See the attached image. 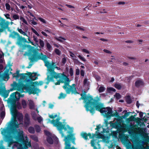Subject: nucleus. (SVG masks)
Wrapping results in <instances>:
<instances>
[{
    "label": "nucleus",
    "mask_w": 149,
    "mask_h": 149,
    "mask_svg": "<svg viewBox=\"0 0 149 149\" xmlns=\"http://www.w3.org/2000/svg\"><path fill=\"white\" fill-rule=\"evenodd\" d=\"M60 114L59 113L58 114L53 113L49 116V117L53 120H49V121H59L61 118L60 117Z\"/></svg>",
    "instance_id": "15"
},
{
    "label": "nucleus",
    "mask_w": 149,
    "mask_h": 149,
    "mask_svg": "<svg viewBox=\"0 0 149 149\" xmlns=\"http://www.w3.org/2000/svg\"><path fill=\"white\" fill-rule=\"evenodd\" d=\"M142 120H142L140 118L138 117L136 118L135 117H134L133 121H142Z\"/></svg>",
    "instance_id": "51"
},
{
    "label": "nucleus",
    "mask_w": 149,
    "mask_h": 149,
    "mask_svg": "<svg viewBox=\"0 0 149 149\" xmlns=\"http://www.w3.org/2000/svg\"><path fill=\"white\" fill-rule=\"evenodd\" d=\"M38 19L40 20L41 22H43V23H46V21L44 19L41 17H38Z\"/></svg>",
    "instance_id": "47"
},
{
    "label": "nucleus",
    "mask_w": 149,
    "mask_h": 149,
    "mask_svg": "<svg viewBox=\"0 0 149 149\" xmlns=\"http://www.w3.org/2000/svg\"><path fill=\"white\" fill-rule=\"evenodd\" d=\"M48 58L47 56L43 54L42 53H40L38 52V60H42L45 63V66L47 67L50 63L47 60Z\"/></svg>",
    "instance_id": "13"
},
{
    "label": "nucleus",
    "mask_w": 149,
    "mask_h": 149,
    "mask_svg": "<svg viewBox=\"0 0 149 149\" xmlns=\"http://www.w3.org/2000/svg\"><path fill=\"white\" fill-rule=\"evenodd\" d=\"M17 101L15 100V98H12V97H10V96L8 100V102L10 104L11 109L14 111L16 110L17 106L16 102Z\"/></svg>",
    "instance_id": "14"
},
{
    "label": "nucleus",
    "mask_w": 149,
    "mask_h": 149,
    "mask_svg": "<svg viewBox=\"0 0 149 149\" xmlns=\"http://www.w3.org/2000/svg\"><path fill=\"white\" fill-rule=\"evenodd\" d=\"M54 107V105L52 103H50L49 104V108L52 109Z\"/></svg>",
    "instance_id": "60"
},
{
    "label": "nucleus",
    "mask_w": 149,
    "mask_h": 149,
    "mask_svg": "<svg viewBox=\"0 0 149 149\" xmlns=\"http://www.w3.org/2000/svg\"><path fill=\"white\" fill-rule=\"evenodd\" d=\"M80 74L81 76L84 77V72L83 70H81L80 71Z\"/></svg>",
    "instance_id": "59"
},
{
    "label": "nucleus",
    "mask_w": 149,
    "mask_h": 149,
    "mask_svg": "<svg viewBox=\"0 0 149 149\" xmlns=\"http://www.w3.org/2000/svg\"><path fill=\"white\" fill-rule=\"evenodd\" d=\"M69 73L71 76L73 75V70L72 68H70V69Z\"/></svg>",
    "instance_id": "50"
},
{
    "label": "nucleus",
    "mask_w": 149,
    "mask_h": 149,
    "mask_svg": "<svg viewBox=\"0 0 149 149\" xmlns=\"http://www.w3.org/2000/svg\"><path fill=\"white\" fill-rule=\"evenodd\" d=\"M80 70L79 69H77L76 70V75H79V74Z\"/></svg>",
    "instance_id": "56"
},
{
    "label": "nucleus",
    "mask_w": 149,
    "mask_h": 149,
    "mask_svg": "<svg viewBox=\"0 0 149 149\" xmlns=\"http://www.w3.org/2000/svg\"><path fill=\"white\" fill-rule=\"evenodd\" d=\"M47 68L48 72L49 74V75H48L51 76L58 74L54 71V69L55 68L58 69V68L56 66V65H55V63L53 62H52L51 63H50Z\"/></svg>",
    "instance_id": "9"
},
{
    "label": "nucleus",
    "mask_w": 149,
    "mask_h": 149,
    "mask_svg": "<svg viewBox=\"0 0 149 149\" xmlns=\"http://www.w3.org/2000/svg\"><path fill=\"white\" fill-rule=\"evenodd\" d=\"M80 95L81 97L79 100H84L85 103L84 107L87 111H90L93 115L96 110L100 112L105 117L109 107H104L103 104L100 102V99L97 96L94 99L91 95H86V92L85 91L83 93H81Z\"/></svg>",
    "instance_id": "2"
},
{
    "label": "nucleus",
    "mask_w": 149,
    "mask_h": 149,
    "mask_svg": "<svg viewBox=\"0 0 149 149\" xmlns=\"http://www.w3.org/2000/svg\"><path fill=\"white\" fill-rule=\"evenodd\" d=\"M29 131L31 133H33L34 132V128L32 127H30L29 129Z\"/></svg>",
    "instance_id": "41"
},
{
    "label": "nucleus",
    "mask_w": 149,
    "mask_h": 149,
    "mask_svg": "<svg viewBox=\"0 0 149 149\" xmlns=\"http://www.w3.org/2000/svg\"><path fill=\"white\" fill-rule=\"evenodd\" d=\"M30 109H34L35 104L34 102L31 100H29L27 102Z\"/></svg>",
    "instance_id": "20"
},
{
    "label": "nucleus",
    "mask_w": 149,
    "mask_h": 149,
    "mask_svg": "<svg viewBox=\"0 0 149 149\" xmlns=\"http://www.w3.org/2000/svg\"><path fill=\"white\" fill-rule=\"evenodd\" d=\"M66 6L67 7H68V8H74V6H72V5H70L66 4Z\"/></svg>",
    "instance_id": "64"
},
{
    "label": "nucleus",
    "mask_w": 149,
    "mask_h": 149,
    "mask_svg": "<svg viewBox=\"0 0 149 149\" xmlns=\"http://www.w3.org/2000/svg\"><path fill=\"white\" fill-rule=\"evenodd\" d=\"M19 70H17L16 73L13 74V78H15L16 79H18L20 75V74L19 73Z\"/></svg>",
    "instance_id": "23"
},
{
    "label": "nucleus",
    "mask_w": 149,
    "mask_h": 149,
    "mask_svg": "<svg viewBox=\"0 0 149 149\" xmlns=\"http://www.w3.org/2000/svg\"><path fill=\"white\" fill-rule=\"evenodd\" d=\"M26 75L27 73H22L20 74L19 77L21 79H24L25 78Z\"/></svg>",
    "instance_id": "39"
},
{
    "label": "nucleus",
    "mask_w": 149,
    "mask_h": 149,
    "mask_svg": "<svg viewBox=\"0 0 149 149\" xmlns=\"http://www.w3.org/2000/svg\"><path fill=\"white\" fill-rule=\"evenodd\" d=\"M107 111L105 117H106L107 120L111 118V117H115L116 118L114 119L113 121H122L121 116L119 115V113L118 112L117 110H115V112L113 113V111L112 109L109 107L108 109L107 110Z\"/></svg>",
    "instance_id": "7"
},
{
    "label": "nucleus",
    "mask_w": 149,
    "mask_h": 149,
    "mask_svg": "<svg viewBox=\"0 0 149 149\" xmlns=\"http://www.w3.org/2000/svg\"><path fill=\"white\" fill-rule=\"evenodd\" d=\"M24 121H30L29 116L28 113H26L25 114Z\"/></svg>",
    "instance_id": "34"
},
{
    "label": "nucleus",
    "mask_w": 149,
    "mask_h": 149,
    "mask_svg": "<svg viewBox=\"0 0 149 149\" xmlns=\"http://www.w3.org/2000/svg\"><path fill=\"white\" fill-rule=\"evenodd\" d=\"M32 117L34 120H36L37 119V117H36V114L35 113L32 112Z\"/></svg>",
    "instance_id": "48"
},
{
    "label": "nucleus",
    "mask_w": 149,
    "mask_h": 149,
    "mask_svg": "<svg viewBox=\"0 0 149 149\" xmlns=\"http://www.w3.org/2000/svg\"><path fill=\"white\" fill-rule=\"evenodd\" d=\"M19 35L18 33L14 31L11 33L10 36L12 38L15 39L17 38Z\"/></svg>",
    "instance_id": "21"
},
{
    "label": "nucleus",
    "mask_w": 149,
    "mask_h": 149,
    "mask_svg": "<svg viewBox=\"0 0 149 149\" xmlns=\"http://www.w3.org/2000/svg\"><path fill=\"white\" fill-rule=\"evenodd\" d=\"M82 51L88 54H90V52L86 49H83L82 50Z\"/></svg>",
    "instance_id": "55"
},
{
    "label": "nucleus",
    "mask_w": 149,
    "mask_h": 149,
    "mask_svg": "<svg viewBox=\"0 0 149 149\" xmlns=\"http://www.w3.org/2000/svg\"><path fill=\"white\" fill-rule=\"evenodd\" d=\"M12 117L10 121H23V115L22 113L17 111L12 112Z\"/></svg>",
    "instance_id": "10"
},
{
    "label": "nucleus",
    "mask_w": 149,
    "mask_h": 149,
    "mask_svg": "<svg viewBox=\"0 0 149 149\" xmlns=\"http://www.w3.org/2000/svg\"><path fill=\"white\" fill-rule=\"evenodd\" d=\"M78 56L82 61L84 62L86 61V59L82 57L81 55H79Z\"/></svg>",
    "instance_id": "54"
},
{
    "label": "nucleus",
    "mask_w": 149,
    "mask_h": 149,
    "mask_svg": "<svg viewBox=\"0 0 149 149\" xmlns=\"http://www.w3.org/2000/svg\"><path fill=\"white\" fill-rule=\"evenodd\" d=\"M134 119V117L132 115L129 118L126 119L125 121H133Z\"/></svg>",
    "instance_id": "36"
},
{
    "label": "nucleus",
    "mask_w": 149,
    "mask_h": 149,
    "mask_svg": "<svg viewBox=\"0 0 149 149\" xmlns=\"http://www.w3.org/2000/svg\"><path fill=\"white\" fill-rule=\"evenodd\" d=\"M114 86L118 90H120L122 88L121 85L119 84L115 83L114 84Z\"/></svg>",
    "instance_id": "31"
},
{
    "label": "nucleus",
    "mask_w": 149,
    "mask_h": 149,
    "mask_svg": "<svg viewBox=\"0 0 149 149\" xmlns=\"http://www.w3.org/2000/svg\"><path fill=\"white\" fill-rule=\"evenodd\" d=\"M24 126L26 127H27L29 125V122H24Z\"/></svg>",
    "instance_id": "58"
},
{
    "label": "nucleus",
    "mask_w": 149,
    "mask_h": 149,
    "mask_svg": "<svg viewBox=\"0 0 149 149\" xmlns=\"http://www.w3.org/2000/svg\"><path fill=\"white\" fill-rule=\"evenodd\" d=\"M5 116V112L4 111H2L0 113L1 119L3 120Z\"/></svg>",
    "instance_id": "37"
},
{
    "label": "nucleus",
    "mask_w": 149,
    "mask_h": 149,
    "mask_svg": "<svg viewBox=\"0 0 149 149\" xmlns=\"http://www.w3.org/2000/svg\"><path fill=\"white\" fill-rule=\"evenodd\" d=\"M125 112V113L124 115L122 116H121V121H124V120H123V119H125L127 118L129 116L131 113H133L131 112H127V111L126 110H124L123 112V113Z\"/></svg>",
    "instance_id": "19"
},
{
    "label": "nucleus",
    "mask_w": 149,
    "mask_h": 149,
    "mask_svg": "<svg viewBox=\"0 0 149 149\" xmlns=\"http://www.w3.org/2000/svg\"><path fill=\"white\" fill-rule=\"evenodd\" d=\"M48 58L47 56L43 54L42 53H40L38 52V60H42L45 63V66L47 67L50 63L47 60Z\"/></svg>",
    "instance_id": "12"
},
{
    "label": "nucleus",
    "mask_w": 149,
    "mask_h": 149,
    "mask_svg": "<svg viewBox=\"0 0 149 149\" xmlns=\"http://www.w3.org/2000/svg\"><path fill=\"white\" fill-rule=\"evenodd\" d=\"M54 51L56 54L58 55H60L61 54V52L60 50L57 48H55L54 49Z\"/></svg>",
    "instance_id": "40"
},
{
    "label": "nucleus",
    "mask_w": 149,
    "mask_h": 149,
    "mask_svg": "<svg viewBox=\"0 0 149 149\" xmlns=\"http://www.w3.org/2000/svg\"><path fill=\"white\" fill-rule=\"evenodd\" d=\"M4 15L7 19H10V18L9 17L10 15L9 14H6Z\"/></svg>",
    "instance_id": "63"
},
{
    "label": "nucleus",
    "mask_w": 149,
    "mask_h": 149,
    "mask_svg": "<svg viewBox=\"0 0 149 149\" xmlns=\"http://www.w3.org/2000/svg\"><path fill=\"white\" fill-rule=\"evenodd\" d=\"M10 97H12V98H15V100L17 101L19 100L20 97H24V94H20V93L16 91L13 93H12L10 95Z\"/></svg>",
    "instance_id": "16"
},
{
    "label": "nucleus",
    "mask_w": 149,
    "mask_h": 149,
    "mask_svg": "<svg viewBox=\"0 0 149 149\" xmlns=\"http://www.w3.org/2000/svg\"><path fill=\"white\" fill-rule=\"evenodd\" d=\"M105 90V88L103 86H100L99 89L98 91L99 93H101L104 92Z\"/></svg>",
    "instance_id": "35"
},
{
    "label": "nucleus",
    "mask_w": 149,
    "mask_h": 149,
    "mask_svg": "<svg viewBox=\"0 0 149 149\" xmlns=\"http://www.w3.org/2000/svg\"><path fill=\"white\" fill-rule=\"evenodd\" d=\"M76 28L79 29V30H81L82 31H84L85 30L84 29L81 27L79 26H77L76 27Z\"/></svg>",
    "instance_id": "61"
},
{
    "label": "nucleus",
    "mask_w": 149,
    "mask_h": 149,
    "mask_svg": "<svg viewBox=\"0 0 149 149\" xmlns=\"http://www.w3.org/2000/svg\"><path fill=\"white\" fill-rule=\"evenodd\" d=\"M37 72H36L34 75L31 72H28L27 75L29 77V79H26L24 81V84L23 82H20L17 83L15 82V85L19 87V91L24 92H28L29 94H37V88L36 86L37 85V81L33 82V81L35 80L37 77H36Z\"/></svg>",
    "instance_id": "3"
},
{
    "label": "nucleus",
    "mask_w": 149,
    "mask_h": 149,
    "mask_svg": "<svg viewBox=\"0 0 149 149\" xmlns=\"http://www.w3.org/2000/svg\"><path fill=\"white\" fill-rule=\"evenodd\" d=\"M54 78L56 79L59 78V79L55 83L56 85H59L61 83H64V84L62 86V87L65 90L67 94H70L71 92L72 94H79L76 90L75 84H73L72 85H70V80L68 77L64 74L63 72L62 73H58L57 75H55L51 76L47 75V81L46 83L48 84L50 81H53Z\"/></svg>",
    "instance_id": "4"
},
{
    "label": "nucleus",
    "mask_w": 149,
    "mask_h": 149,
    "mask_svg": "<svg viewBox=\"0 0 149 149\" xmlns=\"http://www.w3.org/2000/svg\"><path fill=\"white\" fill-rule=\"evenodd\" d=\"M10 68H9L8 69H6V70L4 72V73L7 74H9L8 73L9 72Z\"/></svg>",
    "instance_id": "62"
},
{
    "label": "nucleus",
    "mask_w": 149,
    "mask_h": 149,
    "mask_svg": "<svg viewBox=\"0 0 149 149\" xmlns=\"http://www.w3.org/2000/svg\"><path fill=\"white\" fill-rule=\"evenodd\" d=\"M56 127L61 137H64L63 141H65V149H76L74 147H71V142L76 144L75 134L73 133V128L66 124L65 122H47Z\"/></svg>",
    "instance_id": "1"
},
{
    "label": "nucleus",
    "mask_w": 149,
    "mask_h": 149,
    "mask_svg": "<svg viewBox=\"0 0 149 149\" xmlns=\"http://www.w3.org/2000/svg\"><path fill=\"white\" fill-rule=\"evenodd\" d=\"M144 116L143 118L142 121H147L149 120V113H147L146 115V113H144Z\"/></svg>",
    "instance_id": "24"
},
{
    "label": "nucleus",
    "mask_w": 149,
    "mask_h": 149,
    "mask_svg": "<svg viewBox=\"0 0 149 149\" xmlns=\"http://www.w3.org/2000/svg\"><path fill=\"white\" fill-rule=\"evenodd\" d=\"M6 8L7 10H9L10 9V6L8 3H6L5 4Z\"/></svg>",
    "instance_id": "52"
},
{
    "label": "nucleus",
    "mask_w": 149,
    "mask_h": 149,
    "mask_svg": "<svg viewBox=\"0 0 149 149\" xmlns=\"http://www.w3.org/2000/svg\"><path fill=\"white\" fill-rule=\"evenodd\" d=\"M115 96L116 99L118 100L119 99L121 98V96L119 93H116Z\"/></svg>",
    "instance_id": "38"
},
{
    "label": "nucleus",
    "mask_w": 149,
    "mask_h": 149,
    "mask_svg": "<svg viewBox=\"0 0 149 149\" xmlns=\"http://www.w3.org/2000/svg\"><path fill=\"white\" fill-rule=\"evenodd\" d=\"M22 104L23 108L25 109L26 108L27 104L26 101L24 100H22Z\"/></svg>",
    "instance_id": "32"
},
{
    "label": "nucleus",
    "mask_w": 149,
    "mask_h": 149,
    "mask_svg": "<svg viewBox=\"0 0 149 149\" xmlns=\"http://www.w3.org/2000/svg\"><path fill=\"white\" fill-rule=\"evenodd\" d=\"M144 82L141 80H137L135 83V86L137 88H139L140 86L143 85Z\"/></svg>",
    "instance_id": "22"
},
{
    "label": "nucleus",
    "mask_w": 149,
    "mask_h": 149,
    "mask_svg": "<svg viewBox=\"0 0 149 149\" xmlns=\"http://www.w3.org/2000/svg\"><path fill=\"white\" fill-rule=\"evenodd\" d=\"M17 108L18 109H21L22 107L20 103L19 102H17L16 104Z\"/></svg>",
    "instance_id": "49"
},
{
    "label": "nucleus",
    "mask_w": 149,
    "mask_h": 149,
    "mask_svg": "<svg viewBox=\"0 0 149 149\" xmlns=\"http://www.w3.org/2000/svg\"><path fill=\"white\" fill-rule=\"evenodd\" d=\"M24 142L25 145L27 147L31 146V143L30 142H29V139L27 137Z\"/></svg>",
    "instance_id": "30"
},
{
    "label": "nucleus",
    "mask_w": 149,
    "mask_h": 149,
    "mask_svg": "<svg viewBox=\"0 0 149 149\" xmlns=\"http://www.w3.org/2000/svg\"><path fill=\"white\" fill-rule=\"evenodd\" d=\"M66 94H64L61 92L59 96L58 97V98L59 99H64L66 97Z\"/></svg>",
    "instance_id": "28"
},
{
    "label": "nucleus",
    "mask_w": 149,
    "mask_h": 149,
    "mask_svg": "<svg viewBox=\"0 0 149 149\" xmlns=\"http://www.w3.org/2000/svg\"><path fill=\"white\" fill-rule=\"evenodd\" d=\"M81 136L85 140H87L88 139L87 134L85 132H82L81 134Z\"/></svg>",
    "instance_id": "29"
},
{
    "label": "nucleus",
    "mask_w": 149,
    "mask_h": 149,
    "mask_svg": "<svg viewBox=\"0 0 149 149\" xmlns=\"http://www.w3.org/2000/svg\"><path fill=\"white\" fill-rule=\"evenodd\" d=\"M107 91L109 93L111 92H116V89L112 87H110L107 88Z\"/></svg>",
    "instance_id": "33"
},
{
    "label": "nucleus",
    "mask_w": 149,
    "mask_h": 149,
    "mask_svg": "<svg viewBox=\"0 0 149 149\" xmlns=\"http://www.w3.org/2000/svg\"><path fill=\"white\" fill-rule=\"evenodd\" d=\"M144 113H143L142 112H140L139 113V117L141 118L142 120H143V116L144 115Z\"/></svg>",
    "instance_id": "53"
},
{
    "label": "nucleus",
    "mask_w": 149,
    "mask_h": 149,
    "mask_svg": "<svg viewBox=\"0 0 149 149\" xmlns=\"http://www.w3.org/2000/svg\"><path fill=\"white\" fill-rule=\"evenodd\" d=\"M44 132H45V134L47 136V137L51 136L52 135L49 132V131H48L47 130H45L44 131Z\"/></svg>",
    "instance_id": "43"
},
{
    "label": "nucleus",
    "mask_w": 149,
    "mask_h": 149,
    "mask_svg": "<svg viewBox=\"0 0 149 149\" xmlns=\"http://www.w3.org/2000/svg\"><path fill=\"white\" fill-rule=\"evenodd\" d=\"M0 22V32H2L7 29H9L8 26L9 22L7 21L6 22L5 19L3 18L1 21Z\"/></svg>",
    "instance_id": "11"
},
{
    "label": "nucleus",
    "mask_w": 149,
    "mask_h": 149,
    "mask_svg": "<svg viewBox=\"0 0 149 149\" xmlns=\"http://www.w3.org/2000/svg\"><path fill=\"white\" fill-rule=\"evenodd\" d=\"M13 17L15 20L19 19V15L18 14L14 15L13 16Z\"/></svg>",
    "instance_id": "46"
},
{
    "label": "nucleus",
    "mask_w": 149,
    "mask_h": 149,
    "mask_svg": "<svg viewBox=\"0 0 149 149\" xmlns=\"http://www.w3.org/2000/svg\"><path fill=\"white\" fill-rule=\"evenodd\" d=\"M17 43L19 45H21L22 43H26L27 42L26 39L24 37H22L20 35L17 38Z\"/></svg>",
    "instance_id": "18"
},
{
    "label": "nucleus",
    "mask_w": 149,
    "mask_h": 149,
    "mask_svg": "<svg viewBox=\"0 0 149 149\" xmlns=\"http://www.w3.org/2000/svg\"><path fill=\"white\" fill-rule=\"evenodd\" d=\"M55 39L56 40L61 43H63L64 42L63 40H66V39L65 38L62 37L61 36H59L58 38L56 37Z\"/></svg>",
    "instance_id": "25"
},
{
    "label": "nucleus",
    "mask_w": 149,
    "mask_h": 149,
    "mask_svg": "<svg viewBox=\"0 0 149 149\" xmlns=\"http://www.w3.org/2000/svg\"><path fill=\"white\" fill-rule=\"evenodd\" d=\"M66 59L65 57L63 58L62 59V65H64L66 63Z\"/></svg>",
    "instance_id": "45"
},
{
    "label": "nucleus",
    "mask_w": 149,
    "mask_h": 149,
    "mask_svg": "<svg viewBox=\"0 0 149 149\" xmlns=\"http://www.w3.org/2000/svg\"><path fill=\"white\" fill-rule=\"evenodd\" d=\"M47 47L48 50H50L52 48V46L48 42H47L46 45Z\"/></svg>",
    "instance_id": "44"
},
{
    "label": "nucleus",
    "mask_w": 149,
    "mask_h": 149,
    "mask_svg": "<svg viewBox=\"0 0 149 149\" xmlns=\"http://www.w3.org/2000/svg\"><path fill=\"white\" fill-rule=\"evenodd\" d=\"M16 82L15 81H14L13 84H12L11 86L13 87V88H11L10 90L8 91L5 90L3 91V88L1 87H0V94L2 95L4 98H6L8 96L9 93L10 91H12L13 90H16L21 93H23L24 92H21V91H19V87L15 85V83Z\"/></svg>",
    "instance_id": "8"
},
{
    "label": "nucleus",
    "mask_w": 149,
    "mask_h": 149,
    "mask_svg": "<svg viewBox=\"0 0 149 149\" xmlns=\"http://www.w3.org/2000/svg\"><path fill=\"white\" fill-rule=\"evenodd\" d=\"M39 44L41 48H43L44 46V41L41 39L40 40Z\"/></svg>",
    "instance_id": "42"
},
{
    "label": "nucleus",
    "mask_w": 149,
    "mask_h": 149,
    "mask_svg": "<svg viewBox=\"0 0 149 149\" xmlns=\"http://www.w3.org/2000/svg\"><path fill=\"white\" fill-rule=\"evenodd\" d=\"M102 141L101 140L100 141L98 139H93L91 140V146L93 147L94 149H97V148L95 146V145L97 144L98 146V148H100V144H99V143L100 141Z\"/></svg>",
    "instance_id": "17"
},
{
    "label": "nucleus",
    "mask_w": 149,
    "mask_h": 149,
    "mask_svg": "<svg viewBox=\"0 0 149 149\" xmlns=\"http://www.w3.org/2000/svg\"><path fill=\"white\" fill-rule=\"evenodd\" d=\"M52 135L47 137V141L50 144H52L53 143V141L52 138Z\"/></svg>",
    "instance_id": "26"
},
{
    "label": "nucleus",
    "mask_w": 149,
    "mask_h": 149,
    "mask_svg": "<svg viewBox=\"0 0 149 149\" xmlns=\"http://www.w3.org/2000/svg\"><path fill=\"white\" fill-rule=\"evenodd\" d=\"M126 101L127 103L129 104H131L132 103V101L130 96L128 95L127 96L126 99Z\"/></svg>",
    "instance_id": "27"
},
{
    "label": "nucleus",
    "mask_w": 149,
    "mask_h": 149,
    "mask_svg": "<svg viewBox=\"0 0 149 149\" xmlns=\"http://www.w3.org/2000/svg\"><path fill=\"white\" fill-rule=\"evenodd\" d=\"M21 123H18V122H10L8 123V128L12 130L13 132H15L17 134L18 137L17 138V141L22 142L24 141L23 136V132L22 130L19 129L16 130V128L19 127V125H20Z\"/></svg>",
    "instance_id": "6"
},
{
    "label": "nucleus",
    "mask_w": 149,
    "mask_h": 149,
    "mask_svg": "<svg viewBox=\"0 0 149 149\" xmlns=\"http://www.w3.org/2000/svg\"><path fill=\"white\" fill-rule=\"evenodd\" d=\"M103 51L104 52L108 54H111L112 53V52L106 49H104Z\"/></svg>",
    "instance_id": "57"
},
{
    "label": "nucleus",
    "mask_w": 149,
    "mask_h": 149,
    "mask_svg": "<svg viewBox=\"0 0 149 149\" xmlns=\"http://www.w3.org/2000/svg\"><path fill=\"white\" fill-rule=\"evenodd\" d=\"M23 48H27L28 49V52L26 54L28 56V58L30 61L26 68H30L33 65V63H31L37 61V49H36L34 47L32 46L26 44L23 45Z\"/></svg>",
    "instance_id": "5"
}]
</instances>
